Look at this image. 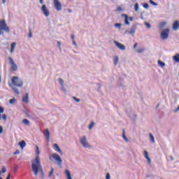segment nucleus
I'll list each match as a JSON object with an SVG mask.
<instances>
[{"instance_id":"1","label":"nucleus","mask_w":179,"mask_h":179,"mask_svg":"<svg viewBox=\"0 0 179 179\" xmlns=\"http://www.w3.org/2000/svg\"><path fill=\"white\" fill-rule=\"evenodd\" d=\"M36 157L35 158V160L31 162V167H32V171L34 174V176H37L39 173L42 174V176L44 174L43 172V166H41V162H40V149L37 145H36Z\"/></svg>"},{"instance_id":"2","label":"nucleus","mask_w":179,"mask_h":179,"mask_svg":"<svg viewBox=\"0 0 179 179\" xmlns=\"http://www.w3.org/2000/svg\"><path fill=\"white\" fill-rule=\"evenodd\" d=\"M12 84H9V87L16 93V94H20L19 90L15 87H22L23 86V80L19 78L17 76H13L11 78Z\"/></svg>"},{"instance_id":"3","label":"nucleus","mask_w":179,"mask_h":179,"mask_svg":"<svg viewBox=\"0 0 179 179\" xmlns=\"http://www.w3.org/2000/svg\"><path fill=\"white\" fill-rule=\"evenodd\" d=\"M1 30L7 31V33H9V31H10V29H9V27H8V25L6 24V21H5V20H0V34H3Z\"/></svg>"},{"instance_id":"4","label":"nucleus","mask_w":179,"mask_h":179,"mask_svg":"<svg viewBox=\"0 0 179 179\" xmlns=\"http://www.w3.org/2000/svg\"><path fill=\"white\" fill-rule=\"evenodd\" d=\"M52 159H53V160H55V162H57L58 166H62V159H61V157L57 154V153H53L51 155Z\"/></svg>"},{"instance_id":"5","label":"nucleus","mask_w":179,"mask_h":179,"mask_svg":"<svg viewBox=\"0 0 179 179\" xmlns=\"http://www.w3.org/2000/svg\"><path fill=\"white\" fill-rule=\"evenodd\" d=\"M169 33H170V29H165L161 33V37L162 40H167L169 38Z\"/></svg>"},{"instance_id":"6","label":"nucleus","mask_w":179,"mask_h":179,"mask_svg":"<svg viewBox=\"0 0 179 179\" xmlns=\"http://www.w3.org/2000/svg\"><path fill=\"white\" fill-rule=\"evenodd\" d=\"M122 17H124V23L127 26H129V22H132L134 20V17H128L127 14H122Z\"/></svg>"},{"instance_id":"7","label":"nucleus","mask_w":179,"mask_h":179,"mask_svg":"<svg viewBox=\"0 0 179 179\" xmlns=\"http://www.w3.org/2000/svg\"><path fill=\"white\" fill-rule=\"evenodd\" d=\"M136 31V25H134L130 29H127L124 33L125 34H130L131 36H134L135 32Z\"/></svg>"},{"instance_id":"8","label":"nucleus","mask_w":179,"mask_h":179,"mask_svg":"<svg viewBox=\"0 0 179 179\" xmlns=\"http://www.w3.org/2000/svg\"><path fill=\"white\" fill-rule=\"evenodd\" d=\"M53 3L55 5L56 10H62V5L61 4L59 0H53Z\"/></svg>"},{"instance_id":"9","label":"nucleus","mask_w":179,"mask_h":179,"mask_svg":"<svg viewBox=\"0 0 179 179\" xmlns=\"http://www.w3.org/2000/svg\"><path fill=\"white\" fill-rule=\"evenodd\" d=\"M8 61L10 64L12 71H13L14 72L17 71V65L15 64L13 59H12V57H8Z\"/></svg>"},{"instance_id":"10","label":"nucleus","mask_w":179,"mask_h":179,"mask_svg":"<svg viewBox=\"0 0 179 179\" xmlns=\"http://www.w3.org/2000/svg\"><path fill=\"white\" fill-rule=\"evenodd\" d=\"M81 145H83V148H90L89 143L86 140V136H83L80 139Z\"/></svg>"},{"instance_id":"11","label":"nucleus","mask_w":179,"mask_h":179,"mask_svg":"<svg viewBox=\"0 0 179 179\" xmlns=\"http://www.w3.org/2000/svg\"><path fill=\"white\" fill-rule=\"evenodd\" d=\"M41 10L45 16L48 17V16H50V11H48V8H47V6L43 4L41 7Z\"/></svg>"},{"instance_id":"12","label":"nucleus","mask_w":179,"mask_h":179,"mask_svg":"<svg viewBox=\"0 0 179 179\" xmlns=\"http://www.w3.org/2000/svg\"><path fill=\"white\" fill-rule=\"evenodd\" d=\"M114 44H115L116 47H117V48H119V50H121L122 51L125 50V45H124L122 43H119L116 41H114Z\"/></svg>"},{"instance_id":"13","label":"nucleus","mask_w":179,"mask_h":179,"mask_svg":"<svg viewBox=\"0 0 179 179\" xmlns=\"http://www.w3.org/2000/svg\"><path fill=\"white\" fill-rule=\"evenodd\" d=\"M53 148L56 152H58L61 155H63L62 151L61 150V148H59V145H58V144L55 143L53 145Z\"/></svg>"},{"instance_id":"14","label":"nucleus","mask_w":179,"mask_h":179,"mask_svg":"<svg viewBox=\"0 0 179 179\" xmlns=\"http://www.w3.org/2000/svg\"><path fill=\"white\" fill-rule=\"evenodd\" d=\"M15 48H16V42H13L10 45V54H13V51H15Z\"/></svg>"},{"instance_id":"15","label":"nucleus","mask_w":179,"mask_h":179,"mask_svg":"<svg viewBox=\"0 0 179 179\" xmlns=\"http://www.w3.org/2000/svg\"><path fill=\"white\" fill-rule=\"evenodd\" d=\"M144 157H145L148 159V162L149 164L152 162L150 158L149 157V153H148V151L145 150L143 152Z\"/></svg>"},{"instance_id":"16","label":"nucleus","mask_w":179,"mask_h":179,"mask_svg":"<svg viewBox=\"0 0 179 179\" xmlns=\"http://www.w3.org/2000/svg\"><path fill=\"white\" fill-rule=\"evenodd\" d=\"M179 28V22L175 21L173 24V30H178Z\"/></svg>"},{"instance_id":"17","label":"nucleus","mask_w":179,"mask_h":179,"mask_svg":"<svg viewBox=\"0 0 179 179\" xmlns=\"http://www.w3.org/2000/svg\"><path fill=\"white\" fill-rule=\"evenodd\" d=\"M44 136H45L47 141H50V130H48V129H45Z\"/></svg>"},{"instance_id":"18","label":"nucleus","mask_w":179,"mask_h":179,"mask_svg":"<svg viewBox=\"0 0 179 179\" xmlns=\"http://www.w3.org/2000/svg\"><path fill=\"white\" fill-rule=\"evenodd\" d=\"M22 101L27 104L29 103V94L27 93L25 96L22 98Z\"/></svg>"},{"instance_id":"19","label":"nucleus","mask_w":179,"mask_h":179,"mask_svg":"<svg viewBox=\"0 0 179 179\" xmlns=\"http://www.w3.org/2000/svg\"><path fill=\"white\" fill-rule=\"evenodd\" d=\"M65 174L67 179H72V176H71V172L69 171V170L66 169L65 171Z\"/></svg>"},{"instance_id":"20","label":"nucleus","mask_w":179,"mask_h":179,"mask_svg":"<svg viewBox=\"0 0 179 179\" xmlns=\"http://www.w3.org/2000/svg\"><path fill=\"white\" fill-rule=\"evenodd\" d=\"M18 145L20 146L21 149L26 147V142L24 141H20Z\"/></svg>"},{"instance_id":"21","label":"nucleus","mask_w":179,"mask_h":179,"mask_svg":"<svg viewBox=\"0 0 179 179\" xmlns=\"http://www.w3.org/2000/svg\"><path fill=\"white\" fill-rule=\"evenodd\" d=\"M173 59L175 61V62H179V54H176L175 56H173Z\"/></svg>"},{"instance_id":"22","label":"nucleus","mask_w":179,"mask_h":179,"mask_svg":"<svg viewBox=\"0 0 179 179\" xmlns=\"http://www.w3.org/2000/svg\"><path fill=\"white\" fill-rule=\"evenodd\" d=\"M118 61H119L118 56H114V57H113L114 65H117V64H118Z\"/></svg>"},{"instance_id":"23","label":"nucleus","mask_w":179,"mask_h":179,"mask_svg":"<svg viewBox=\"0 0 179 179\" xmlns=\"http://www.w3.org/2000/svg\"><path fill=\"white\" fill-rule=\"evenodd\" d=\"M149 136L151 142H152V143H155V137L153 136V134H152V133H150Z\"/></svg>"},{"instance_id":"24","label":"nucleus","mask_w":179,"mask_h":179,"mask_svg":"<svg viewBox=\"0 0 179 179\" xmlns=\"http://www.w3.org/2000/svg\"><path fill=\"white\" fill-rule=\"evenodd\" d=\"M22 122L24 124V125H29L30 124V121H29L27 119H24Z\"/></svg>"},{"instance_id":"25","label":"nucleus","mask_w":179,"mask_h":179,"mask_svg":"<svg viewBox=\"0 0 179 179\" xmlns=\"http://www.w3.org/2000/svg\"><path fill=\"white\" fill-rule=\"evenodd\" d=\"M134 10H136V12H138V10H139V4L138 3H135Z\"/></svg>"},{"instance_id":"26","label":"nucleus","mask_w":179,"mask_h":179,"mask_svg":"<svg viewBox=\"0 0 179 179\" xmlns=\"http://www.w3.org/2000/svg\"><path fill=\"white\" fill-rule=\"evenodd\" d=\"M122 138L124 141H126V142H128V138H127V136H125V130H123Z\"/></svg>"},{"instance_id":"27","label":"nucleus","mask_w":179,"mask_h":179,"mask_svg":"<svg viewBox=\"0 0 179 179\" xmlns=\"http://www.w3.org/2000/svg\"><path fill=\"white\" fill-rule=\"evenodd\" d=\"M158 64L159 65V66H162V68H163V67L164 66V65H165L164 62H162V61H160V60L158 61Z\"/></svg>"},{"instance_id":"28","label":"nucleus","mask_w":179,"mask_h":179,"mask_svg":"<svg viewBox=\"0 0 179 179\" xmlns=\"http://www.w3.org/2000/svg\"><path fill=\"white\" fill-rule=\"evenodd\" d=\"M59 83L61 85L62 87H64V80H62V78H59Z\"/></svg>"},{"instance_id":"29","label":"nucleus","mask_w":179,"mask_h":179,"mask_svg":"<svg viewBox=\"0 0 179 179\" xmlns=\"http://www.w3.org/2000/svg\"><path fill=\"white\" fill-rule=\"evenodd\" d=\"M1 173L3 174H5V173H6V168L5 166H2V168H1Z\"/></svg>"},{"instance_id":"30","label":"nucleus","mask_w":179,"mask_h":179,"mask_svg":"<svg viewBox=\"0 0 179 179\" xmlns=\"http://www.w3.org/2000/svg\"><path fill=\"white\" fill-rule=\"evenodd\" d=\"M149 2H150V3H151V5H153L154 6H157V3H156L152 0H150Z\"/></svg>"},{"instance_id":"31","label":"nucleus","mask_w":179,"mask_h":179,"mask_svg":"<svg viewBox=\"0 0 179 179\" xmlns=\"http://www.w3.org/2000/svg\"><path fill=\"white\" fill-rule=\"evenodd\" d=\"M15 101H16V99H15V98H13L9 100L10 104H13L15 103Z\"/></svg>"},{"instance_id":"32","label":"nucleus","mask_w":179,"mask_h":179,"mask_svg":"<svg viewBox=\"0 0 179 179\" xmlns=\"http://www.w3.org/2000/svg\"><path fill=\"white\" fill-rule=\"evenodd\" d=\"M93 127H94V122H92L90 123V124L89 125L88 128H89V129H92V128H93Z\"/></svg>"},{"instance_id":"33","label":"nucleus","mask_w":179,"mask_h":179,"mask_svg":"<svg viewBox=\"0 0 179 179\" xmlns=\"http://www.w3.org/2000/svg\"><path fill=\"white\" fill-rule=\"evenodd\" d=\"M143 6L145 8V9H149V4L148 3H144Z\"/></svg>"},{"instance_id":"34","label":"nucleus","mask_w":179,"mask_h":179,"mask_svg":"<svg viewBox=\"0 0 179 179\" xmlns=\"http://www.w3.org/2000/svg\"><path fill=\"white\" fill-rule=\"evenodd\" d=\"M52 174H54V169H53V168L51 169V171L49 173V177H51V176H52Z\"/></svg>"},{"instance_id":"35","label":"nucleus","mask_w":179,"mask_h":179,"mask_svg":"<svg viewBox=\"0 0 179 179\" xmlns=\"http://www.w3.org/2000/svg\"><path fill=\"white\" fill-rule=\"evenodd\" d=\"M73 100H75V101H76V103H79V101H80V99L76 98V96H73Z\"/></svg>"},{"instance_id":"36","label":"nucleus","mask_w":179,"mask_h":179,"mask_svg":"<svg viewBox=\"0 0 179 179\" xmlns=\"http://www.w3.org/2000/svg\"><path fill=\"white\" fill-rule=\"evenodd\" d=\"M166 22H162L160 23V27H164V26H166Z\"/></svg>"},{"instance_id":"37","label":"nucleus","mask_w":179,"mask_h":179,"mask_svg":"<svg viewBox=\"0 0 179 179\" xmlns=\"http://www.w3.org/2000/svg\"><path fill=\"white\" fill-rule=\"evenodd\" d=\"M145 25L146 26L147 29H150V24H149L148 22H145Z\"/></svg>"},{"instance_id":"38","label":"nucleus","mask_w":179,"mask_h":179,"mask_svg":"<svg viewBox=\"0 0 179 179\" xmlns=\"http://www.w3.org/2000/svg\"><path fill=\"white\" fill-rule=\"evenodd\" d=\"M115 27H118L119 29H121V24H120V23L115 24Z\"/></svg>"},{"instance_id":"39","label":"nucleus","mask_w":179,"mask_h":179,"mask_svg":"<svg viewBox=\"0 0 179 179\" xmlns=\"http://www.w3.org/2000/svg\"><path fill=\"white\" fill-rule=\"evenodd\" d=\"M137 52H138V54H141V53L143 52V49H138V50H137Z\"/></svg>"},{"instance_id":"40","label":"nucleus","mask_w":179,"mask_h":179,"mask_svg":"<svg viewBox=\"0 0 179 179\" xmlns=\"http://www.w3.org/2000/svg\"><path fill=\"white\" fill-rule=\"evenodd\" d=\"M2 119L3 120V121H6V115H2Z\"/></svg>"},{"instance_id":"41","label":"nucleus","mask_w":179,"mask_h":179,"mask_svg":"<svg viewBox=\"0 0 179 179\" xmlns=\"http://www.w3.org/2000/svg\"><path fill=\"white\" fill-rule=\"evenodd\" d=\"M4 111V109L2 108V106H0V114H2Z\"/></svg>"},{"instance_id":"42","label":"nucleus","mask_w":179,"mask_h":179,"mask_svg":"<svg viewBox=\"0 0 179 179\" xmlns=\"http://www.w3.org/2000/svg\"><path fill=\"white\" fill-rule=\"evenodd\" d=\"M3 133V128H2V126L0 125V134Z\"/></svg>"},{"instance_id":"43","label":"nucleus","mask_w":179,"mask_h":179,"mask_svg":"<svg viewBox=\"0 0 179 179\" xmlns=\"http://www.w3.org/2000/svg\"><path fill=\"white\" fill-rule=\"evenodd\" d=\"M19 153H20V151H19V150H16L13 155H19Z\"/></svg>"},{"instance_id":"44","label":"nucleus","mask_w":179,"mask_h":179,"mask_svg":"<svg viewBox=\"0 0 179 179\" xmlns=\"http://www.w3.org/2000/svg\"><path fill=\"white\" fill-rule=\"evenodd\" d=\"M117 12H121L122 10V8L121 7H117Z\"/></svg>"},{"instance_id":"45","label":"nucleus","mask_w":179,"mask_h":179,"mask_svg":"<svg viewBox=\"0 0 179 179\" xmlns=\"http://www.w3.org/2000/svg\"><path fill=\"white\" fill-rule=\"evenodd\" d=\"M72 43L73 45H75L76 47H78V44H76V42L75 41H72Z\"/></svg>"},{"instance_id":"46","label":"nucleus","mask_w":179,"mask_h":179,"mask_svg":"<svg viewBox=\"0 0 179 179\" xmlns=\"http://www.w3.org/2000/svg\"><path fill=\"white\" fill-rule=\"evenodd\" d=\"M72 41H75V36L71 35Z\"/></svg>"},{"instance_id":"47","label":"nucleus","mask_w":179,"mask_h":179,"mask_svg":"<svg viewBox=\"0 0 179 179\" xmlns=\"http://www.w3.org/2000/svg\"><path fill=\"white\" fill-rule=\"evenodd\" d=\"M57 45L59 47V48H61V42L57 41Z\"/></svg>"},{"instance_id":"48","label":"nucleus","mask_w":179,"mask_h":179,"mask_svg":"<svg viewBox=\"0 0 179 179\" xmlns=\"http://www.w3.org/2000/svg\"><path fill=\"white\" fill-rule=\"evenodd\" d=\"M106 179H110V173H106Z\"/></svg>"},{"instance_id":"49","label":"nucleus","mask_w":179,"mask_h":179,"mask_svg":"<svg viewBox=\"0 0 179 179\" xmlns=\"http://www.w3.org/2000/svg\"><path fill=\"white\" fill-rule=\"evenodd\" d=\"M29 37H30V38H31V37H32L31 30H30V31H29Z\"/></svg>"},{"instance_id":"50","label":"nucleus","mask_w":179,"mask_h":179,"mask_svg":"<svg viewBox=\"0 0 179 179\" xmlns=\"http://www.w3.org/2000/svg\"><path fill=\"white\" fill-rule=\"evenodd\" d=\"M6 179H10V173L8 174V176H7Z\"/></svg>"},{"instance_id":"51","label":"nucleus","mask_w":179,"mask_h":179,"mask_svg":"<svg viewBox=\"0 0 179 179\" xmlns=\"http://www.w3.org/2000/svg\"><path fill=\"white\" fill-rule=\"evenodd\" d=\"M136 47H138V43H135V44L134 45V49L136 48Z\"/></svg>"},{"instance_id":"52","label":"nucleus","mask_w":179,"mask_h":179,"mask_svg":"<svg viewBox=\"0 0 179 179\" xmlns=\"http://www.w3.org/2000/svg\"><path fill=\"white\" fill-rule=\"evenodd\" d=\"M39 2L41 5H43V3H44V2L43 1V0H39Z\"/></svg>"},{"instance_id":"53","label":"nucleus","mask_w":179,"mask_h":179,"mask_svg":"<svg viewBox=\"0 0 179 179\" xmlns=\"http://www.w3.org/2000/svg\"><path fill=\"white\" fill-rule=\"evenodd\" d=\"M3 3H6V0H2Z\"/></svg>"},{"instance_id":"54","label":"nucleus","mask_w":179,"mask_h":179,"mask_svg":"<svg viewBox=\"0 0 179 179\" xmlns=\"http://www.w3.org/2000/svg\"><path fill=\"white\" fill-rule=\"evenodd\" d=\"M68 12H69L71 13V12H72V10L68 9Z\"/></svg>"},{"instance_id":"55","label":"nucleus","mask_w":179,"mask_h":179,"mask_svg":"<svg viewBox=\"0 0 179 179\" xmlns=\"http://www.w3.org/2000/svg\"><path fill=\"white\" fill-rule=\"evenodd\" d=\"M1 80H2V78H1V76H0V83H1Z\"/></svg>"},{"instance_id":"56","label":"nucleus","mask_w":179,"mask_h":179,"mask_svg":"<svg viewBox=\"0 0 179 179\" xmlns=\"http://www.w3.org/2000/svg\"><path fill=\"white\" fill-rule=\"evenodd\" d=\"M0 120H2V117L1 116V115H0Z\"/></svg>"},{"instance_id":"57","label":"nucleus","mask_w":179,"mask_h":179,"mask_svg":"<svg viewBox=\"0 0 179 179\" xmlns=\"http://www.w3.org/2000/svg\"><path fill=\"white\" fill-rule=\"evenodd\" d=\"M0 179H3V178H2L1 177H0Z\"/></svg>"},{"instance_id":"58","label":"nucleus","mask_w":179,"mask_h":179,"mask_svg":"<svg viewBox=\"0 0 179 179\" xmlns=\"http://www.w3.org/2000/svg\"><path fill=\"white\" fill-rule=\"evenodd\" d=\"M157 107H159V104L157 105Z\"/></svg>"},{"instance_id":"59","label":"nucleus","mask_w":179,"mask_h":179,"mask_svg":"<svg viewBox=\"0 0 179 179\" xmlns=\"http://www.w3.org/2000/svg\"><path fill=\"white\" fill-rule=\"evenodd\" d=\"M50 160H51V157H50Z\"/></svg>"},{"instance_id":"60","label":"nucleus","mask_w":179,"mask_h":179,"mask_svg":"<svg viewBox=\"0 0 179 179\" xmlns=\"http://www.w3.org/2000/svg\"><path fill=\"white\" fill-rule=\"evenodd\" d=\"M0 176H1V171H0Z\"/></svg>"}]
</instances>
